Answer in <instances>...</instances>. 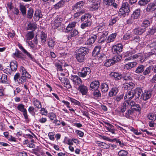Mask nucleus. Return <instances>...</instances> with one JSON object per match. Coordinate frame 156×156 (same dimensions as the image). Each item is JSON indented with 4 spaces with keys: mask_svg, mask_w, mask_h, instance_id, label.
I'll list each match as a JSON object with an SVG mask.
<instances>
[{
    "mask_svg": "<svg viewBox=\"0 0 156 156\" xmlns=\"http://www.w3.org/2000/svg\"><path fill=\"white\" fill-rule=\"evenodd\" d=\"M130 11L129 5L127 2H124L122 4V8L120 9L119 14L124 17L129 15Z\"/></svg>",
    "mask_w": 156,
    "mask_h": 156,
    "instance_id": "1",
    "label": "nucleus"
},
{
    "mask_svg": "<svg viewBox=\"0 0 156 156\" xmlns=\"http://www.w3.org/2000/svg\"><path fill=\"white\" fill-rule=\"evenodd\" d=\"M87 3L91 5L90 8L91 11L97 10L100 6L101 1L100 0H88Z\"/></svg>",
    "mask_w": 156,
    "mask_h": 156,
    "instance_id": "2",
    "label": "nucleus"
},
{
    "mask_svg": "<svg viewBox=\"0 0 156 156\" xmlns=\"http://www.w3.org/2000/svg\"><path fill=\"white\" fill-rule=\"evenodd\" d=\"M36 34L35 31H30V40L32 39L35 36L34 39L33 40V41H31L30 42V46L33 48H34L35 45L37 43Z\"/></svg>",
    "mask_w": 156,
    "mask_h": 156,
    "instance_id": "3",
    "label": "nucleus"
},
{
    "mask_svg": "<svg viewBox=\"0 0 156 156\" xmlns=\"http://www.w3.org/2000/svg\"><path fill=\"white\" fill-rule=\"evenodd\" d=\"M85 4V2L82 1H80L76 2L72 6V10L74 11H77L84 9H82L83 8Z\"/></svg>",
    "mask_w": 156,
    "mask_h": 156,
    "instance_id": "4",
    "label": "nucleus"
},
{
    "mask_svg": "<svg viewBox=\"0 0 156 156\" xmlns=\"http://www.w3.org/2000/svg\"><path fill=\"white\" fill-rule=\"evenodd\" d=\"M134 100L136 102L139 101L140 98L142 93L143 92L141 88L137 87L134 90Z\"/></svg>",
    "mask_w": 156,
    "mask_h": 156,
    "instance_id": "5",
    "label": "nucleus"
},
{
    "mask_svg": "<svg viewBox=\"0 0 156 156\" xmlns=\"http://www.w3.org/2000/svg\"><path fill=\"white\" fill-rule=\"evenodd\" d=\"M91 72V70L90 68L87 67L83 68L81 72H79L78 75L80 76L84 77L87 75H89Z\"/></svg>",
    "mask_w": 156,
    "mask_h": 156,
    "instance_id": "6",
    "label": "nucleus"
},
{
    "mask_svg": "<svg viewBox=\"0 0 156 156\" xmlns=\"http://www.w3.org/2000/svg\"><path fill=\"white\" fill-rule=\"evenodd\" d=\"M122 46L120 44L114 45L112 47V51L114 54H118L122 51Z\"/></svg>",
    "mask_w": 156,
    "mask_h": 156,
    "instance_id": "7",
    "label": "nucleus"
},
{
    "mask_svg": "<svg viewBox=\"0 0 156 156\" xmlns=\"http://www.w3.org/2000/svg\"><path fill=\"white\" fill-rule=\"evenodd\" d=\"M129 106H130L131 108L135 112V111L140 112L141 108L140 106L138 104L136 103L133 101H132L129 102Z\"/></svg>",
    "mask_w": 156,
    "mask_h": 156,
    "instance_id": "8",
    "label": "nucleus"
},
{
    "mask_svg": "<svg viewBox=\"0 0 156 156\" xmlns=\"http://www.w3.org/2000/svg\"><path fill=\"white\" fill-rule=\"evenodd\" d=\"M70 79L75 84L79 85L82 84V80L78 76L76 75H71L70 76Z\"/></svg>",
    "mask_w": 156,
    "mask_h": 156,
    "instance_id": "9",
    "label": "nucleus"
},
{
    "mask_svg": "<svg viewBox=\"0 0 156 156\" xmlns=\"http://www.w3.org/2000/svg\"><path fill=\"white\" fill-rule=\"evenodd\" d=\"M24 77H23L22 76H20V73H16L14 77V80L16 83H17L19 84H22L24 82Z\"/></svg>",
    "mask_w": 156,
    "mask_h": 156,
    "instance_id": "10",
    "label": "nucleus"
},
{
    "mask_svg": "<svg viewBox=\"0 0 156 156\" xmlns=\"http://www.w3.org/2000/svg\"><path fill=\"white\" fill-rule=\"evenodd\" d=\"M133 53L132 52H127L125 55V56L126 57H128L125 58V61H127L131 59H133L138 58L139 55L137 54H135L132 55Z\"/></svg>",
    "mask_w": 156,
    "mask_h": 156,
    "instance_id": "11",
    "label": "nucleus"
},
{
    "mask_svg": "<svg viewBox=\"0 0 156 156\" xmlns=\"http://www.w3.org/2000/svg\"><path fill=\"white\" fill-rule=\"evenodd\" d=\"M91 15L89 13L85 14L81 17V20L83 22L87 23L89 22L90 23H92V21L90 19Z\"/></svg>",
    "mask_w": 156,
    "mask_h": 156,
    "instance_id": "12",
    "label": "nucleus"
},
{
    "mask_svg": "<svg viewBox=\"0 0 156 156\" xmlns=\"http://www.w3.org/2000/svg\"><path fill=\"white\" fill-rule=\"evenodd\" d=\"M24 106L22 104H20L18 105L17 108L19 111L23 112V115L26 119L27 123H28V120H27L28 119V116L26 110L24 108Z\"/></svg>",
    "mask_w": 156,
    "mask_h": 156,
    "instance_id": "13",
    "label": "nucleus"
},
{
    "mask_svg": "<svg viewBox=\"0 0 156 156\" xmlns=\"http://www.w3.org/2000/svg\"><path fill=\"white\" fill-rule=\"evenodd\" d=\"M59 79L62 83H64L65 87L68 89H70L72 87V86L68 79L65 77L61 78L59 77Z\"/></svg>",
    "mask_w": 156,
    "mask_h": 156,
    "instance_id": "14",
    "label": "nucleus"
},
{
    "mask_svg": "<svg viewBox=\"0 0 156 156\" xmlns=\"http://www.w3.org/2000/svg\"><path fill=\"white\" fill-rule=\"evenodd\" d=\"M78 87V90L81 92L83 95L87 94L88 92V89L86 86L84 85L80 84Z\"/></svg>",
    "mask_w": 156,
    "mask_h": 156,
    "instance_id": "15",
    "label": "nucleus"
},
{
    "mask_svg": "<svg viewBox=\"0 0 156 156\" xmlns=\"http://www.w3.org/2000/svg\"><path fill=\"white\" fill-rule=\"evenodd\" d=\"M151 95L152 94L151 91H146L144 93H142L140 99H142L144 101H147L151 98Z\"/></svg>",
    "mask_w": 156,
    "mask_h": 156,
    "instance_id": "16",
    "label": "nucleus"
},
{
    "mask_svg": "<svg viewBox=\"0 0 156 156\" xmlns=\"http://www.w3.org/2000/svg\"><path fill=\"white\" fill-rule=\"evenodd\" d=\"M99 86L100 83L98 81H94L90 84V90H93L98 89L99 87Z\"/></svg>",
    "mask_w": 156,
    "mask_h": 156,
    "instance_id": "17",
    "label": "nucleus"
},
{
    "mask_svg": "<svg viewBox=\"0 0 156 156\" xmlns=\"http://www.w3.org/2000/svg\"><path fill=\"white\" fill-rule=\"evenodd\" d=\"M156 9V0L153 2L151 3L148 4L146 8V11L147 12L153 11Z\"/></svg>",
    "mask_w": 156,
    "mask_h": 156,
    "instance_id": "18",
    "label": "nucleus"
},
{
    "mask_svg": "<svg viewBox=\"0 0 156 156\" xmlns=\"http://www.w3.org/2000/svg\"><path fill=\"white\" fill-rule=\"evenodd\" d=\"M89 51L90 50L87 48L83 47L79 49L77 52L85 56L86 55L88 54Z\"/></svg>",
    "mask_w": 156,
    "mask_h": 156,
    "instance_id": "19",
    "label": "nucleus"
},
{
    "mask_svg": "<svg viewBox=\"0 0 156 156\" xmlns=\"http://www.w3.org/2000/svg\"><path fill=\"white\" fill-rule=\"evenodd\" d=\"M146 30L145 28L138 27L133 29V32L136 35H141Z\"/></svg>",
    "mask_w": 156,
    "mask_h": 156,
    "instance_id": "20",
    "label": "nucleus"
},
{
    "mask_svg": "<svg viewBox=\"0 0 156 156\" xmlns=\"http://www.w3.org/2000/svg\"><path fill=\"white\" fill-rule=\"evenodd\" d=\"M97 34L91 36L86 42V44L87 45H91L93 44L97 38Z\"/></svg>",
    "mask_w": 156,
    "mask_h": 156,
    "instance_id": "21",
    "label": "nucleus"
},
{
    "mask_svg": "<svg viewBox=\"0 0 156 156\" xmlns=\"http://www.w3.org/2000/svg\"><path fill=\"white\" fill-rule=\"evenodd\" d=\"M134 98V90L127 92L124 96V99L130 100Z\"/></svg>",
    "mask_w": 156,
    "mask_h": 156,
    "instance_id": "22",
    "label": "nucleus"
},
{
    "mask_svg": "<svg viewBox=\"0 0 156 156\" xmlns=\"http://www.w3.org/2000/svg\"><path fill=\"white\" fill-rule=\"evenodd\" d=\"M135 84L132 82L125 83L123 85V87L125 90H130L133 89L135 86Z\"/></svg>",
    "mask_w": 156,
    "mask_h": 156,
    "instance_id": "23",
    "label": "nucleus"
},
{
    "mask_svg": "<svg viewBox=\"0 0 156 156\" xmlns=\"http://www.w3.org/2000/svg\"><path fill=\"white\" fill-rule=\"evenodd\" d=\"M63 20V19L60 16H59L56 17L54 20L55 28H57L60 26L61 23Z\"/></svg>",
    "mask_w": 156,
    "mask_h": 156,
    "instance_id": "24",
    "label": "nucleus"
},
{
    "mask_svg": "<svg viewBox=\"0 0 156 156\" xmlns=\"http://www.w3.org/2000/svg\"><path fill=\"white\" fill-rule=\"evenodd\" d=\"M105 123L108 126H105L107 130L111 132L112 134H115L116 129L115 128L114 126L109 123L106 122Z\"/></svg>",
    "mask_w": 156,
    "mask_h": 156,
    "instance_id": "25",
    "label": "nucleus"
},
{
    "mask_svg": "<svg viewBox=\"0 0 156 156\" xmlns=\"http://www.w3.org/2000/svg\"><path fill=\"white\" fill-rule=\"evenodd\" d=\"M42 15L41 11L40 10H36L34 16V18L36 21H38L40 18H41Z\"/></svg>",
    "mask_w": 156,
    "mask_h": 156,
    "instance_id": "26",
    "label": "nucleus"
},
{
    "mask_svg": "<svg viewBox=\"0 0 156 156\" xmlns=\"http://www.w3.org/2000/svg\"><path fill=\"white\" fill-rule=\"evenodd\" d=\"M152 23L151 20L149 19H144L142 22L141 26L146 28L150 26V24Z\"/></svg>",
    "mask_w": 156,
    "mask_h": 156,
    "instance_id": "27",
    "label": "nucleus"
},
{
    "mask_svg": "<svg viewBox=\"0 0 156 156\" xmlns=\"http://www.w3.org/2000/svg\"><path fill=\"white\" fill-rule=\"evenodd\" d=\"M153 66H149L144 70L143 73V74L145 76H150V74L153 70Z\"/></svg>",
    "mask_w": 156,
    "mask_h": 156,
    "instance_id": "28",
    "label": "nucleus"
},
{
    "mask_svg": "<svg viewBox=\"0 0 156 156\" xmlns=\"http://www.w3.org/2000/svg\"><path fill=\"white\" fill-rule=\"evenodd\" d=\"M76 23L75 22H69L66 28V32H68L73 30V28L75 27Z\"/></svg>",
    "mask_w": 156,
    "mask_h": 156,
    "instance_id": "29",
    "label": "nucleus"
},
{
    "mask_svg": "<svg viewBox=\"0 0 156 156\" xmlns=\"http://www.w3.org/2000/svg\"><path fill=\"white\" fill-rule=\"evenodd\" d=\"M129 102L128 101H124L121 106L120 112L122 113L125 112L126 111L127 109L128 108V107L129 105Z\"/></svg>",
    "mask_w": 156,
    "mask_h": 156,
    "instance_id": "30",
    "label": "nucleus"
},
{
    "mask_svg": "<svg viewBox=\"0 0 156 156\" xmlns=\"http://www.w3.org/2000/svg\"><path fill=\"white\" fill-rule=\"evenodd\" d=\"M118 92V88L116 87H112L109 91L108 95L110 97H112L115 95Z\"/></svg>",
    "mask_w": 156,
    "mask_h": 156,
    "instance_id": "31",
    "label": "nucleus"
},
{
    "mask_svg": "<svg viewBox=\"0 0 156 156\" xmlns=\"http://www.w3.org/2000/svg\"><path fill=\"white\" fill-rule=\"evenodd\" d=\"M101 90L103 93L106 92L108 90V86L106 83H102L100 86Z\"/></svg>",
    "mask_w": 156,
    "mask_h": 156,
    "instance_id": "32",
    "label": "nucleus"
},
{
    "mask_svg": "<svg viewBox=\"0 0 156 156\" xmlns=\"http://www.w3.org/2000/svg\"><path fill=\"white\" fill-rule=\"evenodd\" d=\"M85 56L81 55L78 53H76V58L78 61L80 62H83L85 59Z\"/></svg>",
    "mask_w": 156,
    "mask_h": 156,
    "instance_id": "33",
    "label": "nucleus"
},
{
    "mask_svg": "<svg viewBox=\"0 0 156 156\" xmlns=\"http://www.w3.org/2000/svg\"><path fill=\"white\" fill-rule=\"evenodd\" d=\"M101 47L100 46L97 45L95 47L92 52V55L94 56H96L98 55L100 51Z\"/></svg>",
    "mask_w": 156,
    "mask_h": 156,
    "instance_id": "34",
    "label": "nucleus"
},
{
    "mask_svg": "<svg viewBox=\"0 0 156 156\" xmlns=\"http://www.w3.org/2000/svg\"><path fill=\"white\" fill-rule=\"evenodd\" d=\"M20 72L22 73V76L23 77L28 78L29 74L27 71L26 69L23 66L20 67Z\"/></svg>",
    "mask_w": 156,
    "mask_h": 156,
    "instance_id": "35",
    "label": "nucleus"
},
{
    "mask_svg": "<svg viewBox=\"0 0 156 156\" xmlns=\"http://www.w3.org/2000/svg\"><path fill=\"white\" fill-rule=\"evenodd\" d=\"M111 75L112 76L114 77L115 79L116 80H120L122 78V77L123 76L122 74L116 72L112 73Z\"/></svg>",
    "mask_w": 156,
    "mask_h": 156,
    "instance_id": "36",
    "label": "nucleus"
},
{
    "mask_svg": "<svg viewBox=\"0 0 156 156\" xmlns=\"http://www.w3.org/2000/svg\"><path fill=\"white\" fill-rule=\"evenodd\" d=\"M137 64L136 62H129L126 64L124 66V68L127 69H129L135 66Z\"/></svg>",
    "mask_w": 156,
    "mask_h": 156,
    "instance_id": "37",
    "label": "nucleus"
},
{
    "mask_svg": "<svg viewBox=\"0 0 156 156\" xmlns=\"http://www.w3.org/2000/svg\"><path fill=\"white\" fill-rule=\"evenodd\" d=\"M117 34L116 33L112 34L110 35L108 37L107 39L106 42L107 43H109L113 41L115 39Z\"/></svg>",
    "mask_w": 156,
    "mask_h": 156,
    "instance_id": "38",
    "label": "nucleus"
},
{
    "mask_svg": "<svg viewBox=\"0 0 156 156\" xmlns=\"http://www.w3.org/2000/svg\"><path fill=\"white\" fill-rule=\"evenodd\" d=\"M145 66L142 65H140L136 68L135 72L137 73H143L145 69Z\"/></svg>",
    "mask_w": 156,
    "mask_h": 156,
    "instance_id": "39",
    "label": "nucleus"
},
{
    "mask_svg": "<svg viewBox=\"0 0 156 156\" xmlns=\"http://www.w3.org/2000/svg\"><path fill=\"white\" fill-rule=\"evenodd\" d=\"M10 67L12 71H15L17 68V63L16 61H12L10 62Z\"/></svg>",
    "mask_w": 156,
    "mask_h": 156,
    "instance_id": "40",
    "label": "nucleus"
},
{
    "mask_svg": "<svg viewBox=\"0 0 156 156\" xmlns=\"http://www.w3.org/2000/svg\"><path fill=\"white\" fill-rule=\"evenodd\" d=\"M140 9H136L133 12L131 16L135 19H137L140 16Z\"/></svg>",
    "mask_w": 156,
    "mask_h": 156,
    "instance_id": "41",
    "label": "nucleus"
},
{
    "mask_svg": "<svg viewBox=\"0 0 156 156\" xmlns=\"http://www.w3.org/2000/svg\"><path fill=\"white\" fill-rule=\"evenodd\" d=\"M134 112L132 108L128 109L124 115V116L127 118L130 119V115H132Z\"/></svg>",
    "mask_w": 156,
    "mask_h": 156,
    "instance_id": "42",
    "label": "nucleus"
},
{
    "mask_svg": "<svg viewBox=\"0 0 156 156\" xmlns=\"http://www.w3.org/2000/svg\"><path fill=\"white\" fill-rule=\"evenodd\" d=\"M40 36L41 43L44 44L45 43L47 39V36L46 34L43 31H42L41 33Z\"/></svg>",
    "mask_w": 156,
    "mask_h": 156,
    "instance_id": "43",
    "label": "nucleus"
},
{
    "mask_svg": "<svg viewBox=\"0 0 156 156\" xmlns=\"http://www.w3.org/2000/svg\"><path fill=\"white\" fill-rule=\"evenodd\" d=\"M122 56L120 55H118L114 56L112 60L113 61V64L117 63L119 61L122 59Z\"/></svg>",
    "mask_w": 156,
    "mask_h": 156,
    "instance_id": "44",
    "label": "nucleus"
},
{
    "mask_svg": "<svg viewBox=\"0 0 156 156\" xmlns=\"http://www.w3.org/2000/svg\"><path fill=\"white\" fill-rule=\"evenodd\" d=\"M148 119L152 121H154L156 120V114L154 113H150L147 115Z\"/></svg>",
    "mask_w": 156,
    "mask_h": 156,
    "instance_id": "45",
    "label": "nucleus"
},
{
    "mask_svg": "<svg viewBox=\"0 0 156 156\" xmlns=\"http://www.w3.org/2000/svg\"><path fill=\"white\" fill-rule=\"evenodd\" d=\"M75 12H76L74 14L73 16L75 18H77L81 15L85 13L86 12V10L85 9H83L79 11Z\"/></svg>",
    "mask_w": 156,
    "mask_h": 156,
    "instance_id": "46",
    "label": "nucleus"
},
{
    "mask_svg": "<svg viewBox=\"0 0 156 156\" xmlns=\"http://www.w3.org/2000/svg\"><path fill=\"white\" fill-rule=\"evenodd\" d=\"M78 34V32L77 30H74L73 31L70 33L68 36V40H69V38L71 39L72 37H74L77 35Z\"/></svg>",
    "mask_w": 156,
    "mask_h": 156,
    "instance_id": "47",
    "label": "nucleus"
},
{
    "mask_svg": "<svg viewBox=\"0 0 156 156\" xmlns=\"http://www.w3.org/2000/svg\"><path fill=\"white\" fill-rule=\"evenodd\" d=\"M124 94H118L113 98L115 101L119 102L123 99Z\"/></svg>",
    "mask_w": 156,
    "mask_h": 156,
    "instance_id": "48",
    "label": "nucleus"
},
{
    "mask_svg": "<svg viewBox=\"0 0 156 156\" xmlns=\"http://www.w3.org/2000/svg\"><path fill=\"white\" fill-rule=\"evenodd\" d=\"M13 55L14 56L18 58H21L23 57V54L21 52L19 51L18 49H16V51Z\"/></svg>",
    "mask_w": 156,
    "mask_h": 156,
    "instance_id": "49",
    "label": "nucleus"
},
{
    "mask_svg": "<svg viewBox=\"0 0 156 156\" xmlns=\"http://www.w3.org/2000/svg\"><path fill=\"white\" fill-rule=\"evenodd\" d=\"M94 91L93 93V96L97 98L101 97V94L99 90L98 89L94 90Z\"/></svg>",
    "mask_w": 156,
    "mask_h": 156,
    "instance_id": "50",
    "label": "nucleus"
},
{
    "mask_svg": "<svg viewBox=\"0 0 156 156\" xmlns=\"http://www.w3.org/2000/svg\"><path fill=\"white\" fill-rule=\"evenodd\" d=\"M115 2V0H104L103 5H105L110 6L113 4Z\"/></svg>",
    "mask_w": 156,
    "mask_h": 156,
    "instance_id": "51",
    "label": "nucleus"
},
{
    "mask_svg": "<svg viewBox=\"0 0 156 156\" xmlns=\"http://www.w3.org/2000/svg\"><path fill=\"white\" fill-rule=\"evenodd\" d=\"M48 47L51 48H53L54 47L55 43V41H54L52 39H49V41L48 42Z\"/></svg>",
    "mask_w": 156,
    "mask_h": 156,
    "instance_id": "52",
    "label": "nucleus"
},
{
    "mask_svg": "<svg viewBox=\"0 0 156 156\" xmlns=\"http://www.w3.org/2000/svg\"><path fill=\"white\" fill-rule=\"evenodd\" d=\"M18 46L23 53L26 54L28 56H29V53L24 48L21 44L19 43L18 44Z\"/></svg>",
    "mask_w": 156,
    "mask_h": 156,
    "instance_id": "53",
    "label": "nucleus"
},
{
    "mask_svg": "<svg viewBox=\"0 0 156 156\" xmlns=\"http://www.w3.org/2000/svg\"><path fill=\"white\" fill-rule=\"evenodd\" d=\"M91 25V23H90L89 22L88 23V22H83V23H82L81 24V28L82 29H84L87 27L90 26Z\"/></svg>",
    "mask_w": 156,
    "mask_h": 156,
    "instance_id": "54",
    "label": "nucleus"
},
{
    "mask_svg": "<svg viewBox=\"0 0 156 156\" xmlns=\"http://www.w3.org/2000/svg\"><path fill=\"white\" fill-rule=\"evenodd\" d=\"M7 80V76L5 75H3L0 78V82L2 83H5Z\"/></svg>",
    "mask_w": 156,
    "mask_h": 156,
    "instance_id": "55",
    "label": "nucleus"
},
{
    "mask_svg": "<svg viewBox=\"0 0 156 156\" xmlns=\"http://www.w3.org/2000/svg\"><path fill=\"white\" fill-rule=\"evenodd\" d=\"M122 76H123L122 77V78H123L124 80H130L132 79L130 76V74L129 73L123 74Z\"/></svg>",
    "mask_w": 156,
    "mask_h": 156,
    "instance_id": "56",
    "label": "nucleus"
},
{
    "mask_svg": "<svg viewBox=\"0 0 156 156\" xmlns=\"http://www.w3.org/2000/svg\"><path fill=\"white\" fill-rule=\"evenodd\" d=\"M113 61L112 59H108L104 63V66L107 67H109L112 65L114 64Z\"/></svg>",
    "mask_w": 156,
    "mask_h": 156,
    "instance_id": "57",
    "label": "nucleus"
},
{
    "mask_svg": "<svg viewBox=\"0 0 156 156\" xmlns=\"http://www.w3.org/2000/svg\"><path fill=\"white\" fill-rule=\"evenodd\" d=\"M128 154V153L127 151L121 150L119 152L118 154L119 156H126Z\"/></svg>",
    "mask_w": 156,
    "mask_h": 156,
    "instance_id": "58",
    "label": "nucleus"
},
{
    "mask_svg": "<svg viewBox=\"0 0 156 156\" xmlns=\"http://www.w3.org/2000/svg\"><path fill=\"white\" fill-rule=\"evenodd\" d=\"M151 0H140L138 3L140 6L144 5H146L148 2H150Z\"/></svg>",
    "mask_w": 156,
    "mask_h": 156,
    "instance_id": "59",
    "label": "nucleus"
},
{
    "mask_svg": "<svg viewBox=\"0 0 156 156\" xmlns=\"http://www.w3.org/2000/svg\"><path fill=\"white\" fill-rule=\"evenodd\" d=\"M132 34L129 33H127L125 34L123 37V39L124 40H127L128 39H131L132 37Z\"/></svg>",
    "mask_w": 156,
    "mask_h": 156,
    "instance_id": "60",
    "label": "nucleus"
},
{
    "mask_svg": "<svg viewBox=\"0 0 156 156\" xmlns=\"http://www.w3.org/2000/svg\"><path fill=\"white\" fill-rule=\"evenodd\" d=\"M37 28V27L35 23H30V30L35 31Z\"/></svg>",
    "mask_w": 156,
    "mask_h": 156,
    "instance_id": "61",
    "label": "nucleus"
},
{
    "mask_svg": "<svg viewBox=\"0 0 156 156\" xmlns=\"http://www.w3.org/2000/svg\"><path fill=\"white\" fill-rule=\"evenodd\" d=\"M119 20L117 17H115L112 19L109 23V25L112 26L117 21Z\"/></svg>",
    "mask_w": 156,
    "mask_h": 156,
    "instance_id": "62",
    "label": "nucleus"
},
{
    "mask_svg": "<svg viewBox=\"0 0 156 156\" xmlns=\"http://www.w3.org/2000/svg\"><path fill=\"white\" fill-rule=\"evenodd\" d=\"M156 28L155 27H152L151 28H150V30H148L147 34L148 35L149 34H153L156 32Z\"/></svg>",
    "mask_w": 156,
    "mask_h": 156,
    "instance_id": "63",
    "label": "nucleus"
},
{
    "mask_svg": "<svg viewBox=\"0 0 156 156\" xmlns=\"http://www.w3.org/2000/svg\"><path fill=\"white\" fill-rule=\"evenodd\" d=\"M33 104L35 106H36V107L38 108H41V105L40 102L37 100L34 101Z\"/></svg>",
    "mask_w": 156,
    "mask_h": 156,
    "instance_id": "64",
    "label": "nucleus"
}]
</instances>
